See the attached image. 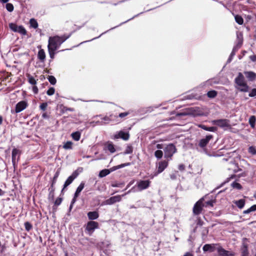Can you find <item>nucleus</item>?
<instances>
[{
    "label": "nucleus",
    "instance_id": "f257e3e1",
    "mask_svg": "<svg viewBox=\"0 0 256 256\" xmlns=\"http://www.w3.org/2000/svg\"><path fill=\"white\" fill-rule=\"evenodd\" d=\"M71 36V34L68 35L64 34L62 36H50L48 38V47L58 50L61 44L68 39Z\"/></svg>",
    "mask_w": 256,
    "mask_h": 256
},
{
    "label": "nucleus",
    "instance_id": "f03ea898",
    "mask_svg": "<svg viewBox=\"0 0 256 256\" xmlns=\"http://www.w3.org/2000/svg\"><path fill=\"white\" fill-rule=\"evenodd\" d=\"M234 82L237 85L236 88L242 92H247L248 90V86L245 82L244 78L241 72L238 74Z\"/></svg>",
    "mask_w": 256,
    "mask_h": 256
},
{
    "label": "nucleus",
    "instance_id": "7ed1b4c3",
    "mask_svg": "<svg viewBox=\"0 0 256 256\" xmlns=\"http://www.w3.org/2000/svg\"><path fill=\"white\" fill-rule=\"evenodd\" d=\"M213 138L211 134L206 136L204 138L200 140L198 144H196V149L201 152H206V146L210 140Z\"/></svg>",
    "mask_w": 256,
    "mask_h": 256
},
{
    "label": "nucleus",
    "instance_id": "20e7f679",
    "mask_svg": "<svg viewBox=\"0 0 256 256\" xmlns=\"http://www.w3.org/2000/svg\"><path fill=\"white\" fill-rule=\"evenodd\" d=\"M164 158L171 159L174 154L176 152V148L174 144H170L164 148Z\"/></svg>",
    "mask_w": 256,
    "mask_h": 256
},
{
    "label": "nucleus",
    "instance_id": "39448f33",
    "mask_svg": "<svg viewBox=\"0 0 256 256\" xmlns=\"http://www.w3.org/2000/svg\"><path fill=\"white\" fill-rule=\"evenodd\" d=\"M98 223L94 220L88 222L86 227V232L90 236H91L96 229L98 228Z\"/></svg>",
    "mask_w": 256,
    "mask_h": 256
},
{
    "label": "nucleus",
    "instance_id": "423d86ee",
    "mask_svg": "<svg viewBox=\"0 0 256 256\" xmlns=\"http://www.w3.org/2000/svg\"><path fill=\"white\" fill-rule=\"evenodd\" d=\"M212 122L213 124L216 125L223 128H229L230 126V120L228 119H219L213 120H212Z\"/></svg>",
    "mask_w": 256,
    "mask_h": 256
},
{
    "label": "nucleus",
    "instance_id": "0eeeda50",
    "mask_svg": "<svg viewBox=\"0 0 256 256\" xmlns=\"http://www.w3.org/2000/svg\"><path fill=\"white\" fill-rule=\"evenodd\" d=\"M20 154L21 152L20 150L16 148L12 149V159L14 169H15L16 166V163L20 159Z\"/></svg>",
    "mask_w": 256,
    "mask_h": 256
},
{
    "label": "nucleus",
    "instance_id": "6e6552de",
    "mask_svg": "<svg viewBox=\"0 0 256 256\" xmlns=\"http://www.w3.org/2000/svg\"><path fill=\"white\" fill-rule=\"evenodd\" d=\"M28 106V104L26 101L22 100L19 102L16 105V108L14 110H11L12 113H19L25 110Z\"/></svg>",
    "mask_w": 256,
    "mask_h": 256
},
{
    "label": "nucleus",
    "instance_id": "1a4fd4ad",
    "mask_svg": "<svg viewBox=\"0 0 256 256\" xmlns=\"http://www.w3.org/2000/svg\"><path fill=\"white\" fill-rule=\"evenodd\" d=\"M151 182L148 180H140L136 183V186L139 191H142L143 190L148 188L150 186Z\"/></svg>",
    "mask_w": 256,
    "mask_h": 256
},
{
    "label": "nucleus",
    "instance_id": "9d476101",
    "mask_svg": "<svg viewBox=\"0 0 256 256\" xmlns=\"http://www.w3.org/2000/svg\"><path fill=\"white\" fill-rule=\"evenodd\" d=\"M168 166V162L164 160L160 162L158 164V171L155 172L152 175H151L150 178H152L154 177L157 176L158 174L162 172Z\"/></svg>",
    "mask_w": 256,
    "mask_h": 256
},
{
    "label": "nucleus",
    "instance_id": "9b49d317",
    "mask_svg": "<svg viewBox=\"0 0 256 256\" xmlns=\"http://www.w3.org/2000/svg\"><path fill=\"white\" fill-rule=\"evenodd\" d=\"M203 200L204 198H202L194 204L193 208V212L195 215H198L202 212L204 208L202 204Z\"/></svg>",
    "mask_w": 256,
    "mask_h": 256
},
{
    "label": "nucleus",
    "instance_id": "f8f14e48",
    "mask_svg": "<svg viewBox=\"0 0 256 256\" xmlns=\"http://www.w3.org/2000/svg\"><path fill=\"white\" fill-rule=\"evenodd\" d=\"M216 250L219 256H234V252L226 250L220 244L216 248Z\"/></svg>",
    "mask_w": 256,
    "mask_h": 256
},
{
    "label": "nucleus",
    "instance_id": "ddd939ff",
    "mask_svg": "<svg viewBox=\"0 0 256 256\" xmlns=\"http://www.w3.org/2000/svg\"><path fill=\"white\" fill-rule=\"evenodd\" d=\"M122 200V196L120 195L112 196L106 200L104 202V204L112 205L116 202H120Z\"/></svg>",
    "mask_w": 256,
    "mask_h": 256
},
{
    "label": "nucleus",
    "instance_id": "4468645a",
    "mask_svg": "<svg viewBox=\"0 0 256 256\" xmlns=\"http://www.w3.org/2000/svg\"><path fill=\"white\" fill-rule=\"evenodd\" d=\"M218 245V244H206L204 246L202 250L204 252H212L216 250Z\"/></svg>",
    "mask_w": 256,
    "mask_h": 256
},
{
    "label": "nucleus",
    "instance_id": "2eb2a0df",
    "mask_svg": "<svg viewBox=\"0 0 256 256\" xmlns=\"http://www.w3.org/2000/svg\"><path fill=\"white\" fill-rule=\"evenodd\" d=\"M142 13H143V12H140V14H136V15H135V16H134L132 18H130V19L128 20H126V21H125V22H122L120 23L119 25H118V26H114V28H111L109 30H108L107 31H106V32H104L102 33V34H100L98 36L93 38L91 40H90V41H92V40H95V39H96V38H100V37L101 36H102V34H104L106 33V32H108L109 30H113V29H114V28H117V27H118V26H121V25H122V24H125V23L127 22H128V21H130V20H132L134 19V18H136V17L138 16L139 15H140V14H142ZM90 42V40H86V41L84 42Z\"/></svg>",
    "mask_w": 256,
    "mask_h": 256
},
{
    "label": "nucleus",
    "instance_id": "dca6fc26",
    "mask_svg": "<svg viewBox=\"0 0 256 256\" xmlns=\"http://www.w3.org/2000/svg\"><path fill=\"white\" fill-rule=\"evenodd\" d=\"M130 137V135L128 132H126L123 131H120L118 133L115 134L114 138H122L124 140H128Z\"/></svg>",
    "mask_w": 256,
    "mask_h": 256
},
{
    "label": "nucleus",
    "instance_id": "f3484780",
    "mask_svg": "<svg viewBox=\"0 0 256 256\" xmlns=\"http://www.w3.org/2000/svg\"><path fill=\"white\" fill-rule=\"evenodd\" d=\"M230 164V166L228 168V170H232L234 173L238 172L241 170L239 168L238 164L234 160H231Z\"/></svg>",
    "mask_w": 256,
    "mask_h": 256
},
{
    "label": "nucleus",
    "instance_id": "a211bd4d",
    "mask_svg": "<svg viewBox=\"0 0 256 256\" xmlns=\"http://www.w3.org/2000/svg\"><path fill=\"white\" fill-rule=\"evenodd\" d=\"M244 74L246 78L250 81H254L256 78V74L253 72H244Z\"/></svg>",
    "mask_w": 256,
    "mask_h": 256
},
{
    "label": "nucleus",
    "instance_id": "6ab92c4d",
    "mask_svg": "<svg viewBox=\"0 0 256 256\" xmlns=\"http://www.w3.org/2000/svg\"><path fill=\"white\" fill-rule=\"evenodd\" d=\"M87 215L88 219L91 220H96L99 216V214L96 211L90 212Z\"/></svg>",
    "mask_w": 256,
    "mask_h": 256
},
{
    "label": "nucleus",
    "instance_id": "aec40b11",
    "mask_svg": "<svg viewBox=\"0 0 256 256\" xmlns=\"http://www.w3.org/2000/svg\"><path fill=\"white\" fill-rule=\"evenodd\" d=\"M38 58L42 62H44L46 60V54L43 49H40L38 52Z\"/></svg>",
    "mask_w": 256,
    "mask_h": 256
},
{
    "label": "nucleus",
    "instance_id": "412c9836",
    "mask_svg": "<svg viewBox=\"0 0 256 256\" xmlns=\"http://www.w3.org/2000/svg\"><path fill=\"white\" fill-rule=\"evenodd\" d=\"M112 116V115H110V116H105L102 118V120L104 122H96V123L98 124H100V125L108 124L112 120V118H110Z\"/></svg>",
    "mask_w": 256,
    "mask_h": 256
},
{
    "label": "nucleus",
    "instance_id": "4be33fe9",
    "mask_svg": "<svg viewBox=\"0 0 256 256\" xmlns=\"http://www.w3.org/2000/svg\"><path fill=\"white\" fill-rule=\"evenodd\" d=\"M241 250V256H248V246L246 244H243Z\"/></svg>",
    "mask_w": 256,
    "mask_h": 256
},
{
    "label": "nucleus",
    "instance_id": "5701e85b",
    "mask_svg": "<svg viewBox=\"0 0 256 256\" xmlns=\"http://www.w3.org/2000/svg\"><path fill=\"white\" fill-rule=\"evenodd\" d=\"M199 127L205 130L208 131V132H214L217 130V128L215 126L208 127L204 124H200L199 126Z\"/></svg>",
    "mask_w": 256,
    "mask_h": 256
},
{
    "label": "nucleus",
    "instance_id": "b1692460",
    "mask_svg": "<svg viewBox=\"0 0 256 256\" xmlns=\"http://www.w3.org/2000/svg\"><path fill=\"white\" fill-rule=\"evenodd\" d=\"M84 183L83 182H82L76 190V191L74 194V196H75V197H78L79 196L80 194L84 188Z\"/></svg>",
    "mask_w": 256,
    "mask_h": 256
},
{
    "label": "nucleus",
    "instance_id": "393cba45",
    "mask_svg": "<svg viewBox=\"0 0 256 256\" xmlns=\"http://www.w3.org/2000/svg\"><path fill=\"white\" fill-rule=\"evenodd\" d=\"M154 110V107L148 106L147 108H140L139 110V112L142 114H146L148 112H152Z\"/></svg>",
    "mask_w": 256,
    "mask_h": 256
},
{
    "label": "nucleus",
    "instance_id": "a878e982",
    "mask_svg": "<svg viewBox=\"0 0 256 256\" xmlns=\"http://www.w3.org/2000/svg\"><path fill=\"white\" fill-rule=\"evenodd\" d=\"M215 202V200H209L207 201L204 200H204L202 201V204L204 207H212L214 206V204Z\"/></svg>",
    "mask_w": 256,
    "mask_h": 256
},
{
    "label": "nucleus",
    "instance_id": "bb28decb",
    "mask_svg": "<svg viewBox=\"0 0 256 256\" xmlns=\"http://www.w3.org/2000/svg\"><path fill=\"white\" fill-rule=\"evenodd\" d=\"M54 190L55 188L54 186H50V187L48 188L49 194H48V199L53 200L54 198Z\"/></svg>",
    "mask_w": 256,
    "mask_h": 256
},
{
    "label": "nucleus",
    "instance_id": "cd10ccee",
    "mask_svg": "<svg viewBox=\"0 0 256 256\" xmlns=\"http://www.w3.org/2000/svg\"><path fill=\"white\" fill-rule=\"evenodd\" d=\"M235 204L240 209L242 208L245 204V200L244 199H240L234 202Z\"/></svg>",
    "mask_w": 256,
    "mask_h": 256
},
{
    "label": "nucleus",
    "instance_id": "c85d7f7f",
    "mask_svg": "<svg viewBox=\"0 0 256 256\" xmlns=\"http://www.w3.org/2000/svg\"><path fill=\"white\" fill-rule=\"evenodd\" d=\"M81 134L80 132L77 131L74 132H72L71 134V136L72 138L76 141H78L80 140V138Z\"/></svg>",
    "mask_w": 256,
    "mask_h": 256
},
{
    "label": "nucleus",
    "instance_id": "c756f323",
    "mask_svg": "<svg viewBox=\"0 0 256 256\" xmlns=\"http://www.w3.org/2000/svg\"><path fill=\"white\" fill-rule=\"evenodd\" d=\"M74 180L72 178V176H68L64 184V188L62 190V192L64 190L65 188H66L70 184H71Z\"/></svg>",
    "mask_w": 256,
    "mask_h": 256
},
{
    "label": "nucleus",
    "instance_id": "7c9ffc66",
    "mask_svg": "<svg viewBox=\"0 0 256 256\" xmlns=\"http://www.w3.org/2000/svg\"><path fill=\"white\" fill-rule=\"evenodd\" d=\"M256 118L254 116H252L249 118L248 122L252 128H254L256 126Z\"/></svg>",
    "mask_w": 256,
    "mask_h": 256
},
{
    "label": "nucleus",
    "instance_id": "2f4dec72",
    "mask_svg": "<svg viewBox=\"0 0 256 256\" xmlns=\"http://www.w3.org/2000/svg\"><path fill=\"white\" fill-rule=\"evenodd\" d=\"M110 171L108 169H104L100 170L98 174V176L100 178H103L107 175H108L110 173Z\"/></svg>",
    "mask_w": 256,
    "mask_h": 256
},
{
    "label": "nucleus",
    "instance_id": "473e14b6",
    "mask_svg": "<svg viewBox=\"0 0 256 256\" xmlns=\"http://www.w3.org/2000/svg\"><path fill=\"white\" fill-rule=\"evenodd\" d=\"M234 19L236 23L240 25H242L244 23V20L242 18L240 15H236L234 16Z\"/></svg>",
    "mask_w": 256,
    "mask_h": 256
},
{
    "label": "nucleus",
    "instance_id": "72a5a7b5",
    "mask_svg": "<svg viewBox=\"0 0 256 256\" xmlns=\"http://www.w3.org/2000/svg\"><path fill=\"white\" fill-rule=\"evenodd\" d=\"M16 32H18L22 35H26V31L24 28L22 26H18L17 31Z\"/></svg>",
    "mask_w": 256,
    "mask_h": 256
},
{
    "label": "nucleus",
    "instance_id": "f704fd0d",
    "mask_svg": "<svg viewBox=\"0 0 256 256\" xmlns=\"http://www.w3.org/2000/svg\"><path fill=\"white\" fill-rule=\"evenodd\" d=\"M48 54H49L50 58L52 59H54V55L56 54L55 51L56 50H57L52 48H50V47L49 48L48 47Z\"/></svg>",
    "mask_w": 256,
    "mask_h": 256
},
{
    "label": "nucleus",
    "instance_id": "c9c22d12",
    "mask_svg": "<svg viewBox=\"0 0 256 256\" xmlns=\"http://www.w3.org/2000/svg\"><path fill=\"white\" fill-rule=\"evenodd\" d=\"M30 26L34 28H36L38 27V23L34 18L30 20Z\"/></svg>",
    "mask_w": 256,
    "mask_h": 256
},
{
    "label": "nucleus",
    "instance_id": "e433bc0d",
    "mask_svg": "<svg viewBox=\"0 0 256 256\" xmlns=\"http://www.w3.org/2000/svg\"><path fill=\"white\" fill-rule=\"evenodd\" d=\"M28 81L30 84L32 85H35L36 84V81L35 78L30 74L28 76Z\"/></svg>",
    "mask_w": 256,
    "mask_h": 256
},
{
    "label": "nucleus",
    "instance_id": "4c0bfd02",
    "mask_svg": "<svg viewBox=\"0 0 256 256\" xmlns=\"http://www.w3.org/2000/svg\"><path fill=\"white\" fill-rule=\"evenodd\" d=\"M133 152V148L132 147V146L130 145H128L124 152V154H132Z\"/></svg>",
    "mask_w": 256,
    "mask_h": 256
},
{
    "label": "nucleus",
    "instance_id": "58836bf2",
    "mask_svg": "<svg viewBox=\"0 0 256 256\" xmlns=\"http://www.w3.org/2000/svg\"><path fill=\"white\" fill-rule=\"evenodd\" d=\"M217 95V92L216 90H210L208 92L207 96L210 98H214Z\"/></svg>",
    "mask_w": 256,
    "mask_h": 256
},
{
    "label": "nucleus",
    "instance_id": "ea45409f",
    "mask_svg": "<svg viewBox=\"0 0 256 256\" xmlns=\"http://www.w3.org/2000/svg\"><path fill=\"white\" fill-rule=\"evenodd\" d=\"M18 26L14 23H10L9 24L10 28L14 32H16L18 28Z\"/></svg>",
    "mask_w": 256,
    "mask_h": 256
},
{
    "label": "nucleus",
    "instance_id": "a19ab883",
    "mask_svg": "<svg viewBox=\"0 0 256 256\" xmlns=\"http://www.w3.org/2000/svg\"><path fill=\"white\" fill-rule=\"evenodd\" d=\"M72 142L70 141H68L63 146L64 148L66 150H70L72 148Z\"/></svg>",
    "mask_w": 256,
    "mask_h": 256
},
{
    "label": "nucleus",
    "instance_id": "79ce46f5",
    "mask_svg": "<svg viewBox=\"0 0 256 256\" xmlns=\"http://www.w3.org/2000/svg\"><path fill=\"white\" fill-rule=\"evenodd\" d=\"M154 156L158 159H160L162 157L163 152L161 150H156L154 152Z\"/></svg>",
    "mask_w": 256,
    "mask_h": 256
},
{
    "label": "nucleus",
    "instance_id": "37998d69",
    "mask_svg": "<svg viewBox=\"0 0 256 256\" xmlns=\"http://www.w3.org/2000/svg\"><path fill=\"white\" fill-rule=\"evenodd\" d=\"M48 79L50 84L52 85H54L56 82V78L53 76H49L48 78Z\"/></svg>",
    "mask_w": 256,
    "mask_h": 256
},
{
    "label": "nucleus",
    "instance_id": "c03bdc74",
    "mask_svg": "<svg viewBox=\"0 0 256 256\" xmlns=\"http://www.w3.org/2000/svg\"><path fill=\"white\" fill-rule=\"evenodd\" d=\"M6 10L9 12H12L14 9L13 4L11 3L8 2L6 4Z\"/></svg>",
    "mask_w": 256,
    "mask_h": 256
},
{
    "label": "nucleus",
    "instance_id": "a18cd8bd",
    "mask_svg": "<svg viewBox=\"0 0 256 256\" xmlns=\"http://www.w3.org/2000/svg\"><path fill=\"white\" fill-rule=\"evenodd\" d=\"M106 148L111 153H114L116 151V150H115V148L114 147V146L112 144H108L106 146Z\"/></svg>",
    "mask_w": 256,
    "mask_h": 256
},
{
    "label": "nucleus",
    "instance_id": "49530a36",
    "mask_svg": "<svg viewBox=\"0 0 256 256\" xmlns=\"http://www.w3.org/2000/svg\"><path fill=\"white\" fill-rule=\"evenodd\" d=\"M60 174V172L58 171H57L54 175V176L53 178V179H52V184H51V186H54L55 184L56 183V180H57V178H58V176Z\"/></svg>",
    "mask_w": 256,
    "mask_h": 256
},
{
    "label": "nucleus",
    "instance_id": "de8ad7c7",
    "mask_svg": "<svg viewBox=\"0 0 256 256\" xmlns=\"http://www.w3.org/2000/svg\"><path fill=\"white\" fill-rule=\"evenodd\" d=\"M248 152L252 155L256 154V148L255 146H250L248 148Z\"/></svg>",
    "mask_w": 256,
    "mask_h": 256
},
{
    "label": "nucleus",
    "instance_id": "09e8293b",
    "mask_svg": "<svg viewBox=\"0 0 256 256\" xmlns=\"http://www.w3.org/2000/svg\"><path fill=\"white\" fill-rule=\"evenodd\" d=\"M232 186L238 190H240L242 188L241 184L236 182H234L232 184Z\"/></svg>",
    "mask_w": 256,
    "mask_h": 256
},
{
    "label": "nucleus",
    "instance_id": "8fccbe9b",
    "mask_svg": "<svg viewBox=\"0 0 256 256\" xmlns=\"http://www.w3.org/2000/svg\"><path fill=\"white\" fill-rule=\"evenodd\" d=\"M54 92H55V89L54 88L52 87V88H50L47 90L46 94L48 96H52L54 94Z\"/></svg>",
    "mask_w": 256,
    "mask_h": 256
},
{
    "label": "nucleus",
    "instance_id": "3c124183",
    "mask_svg": "<svg viewBox=\"0 0 256 256\" xmlns=\"http://www.w3.org/2000/svg\"><path fill=\"white\" fill-rule=\"evenodd\" d=\"M24 226H25L26 230L27 231H30L32 228V224L28 222H26L24 223Z\"/></svg>",
    "mask_w": 256,
    "mask_h": 256
},
{
    "label": "nucleus",
    "instance_id": "603ef678",
    "mask_svg": "<svg viewBox=\"0 0 256 256\" xmlns=\"http://www.w3.org/2000/svg\"><path fill=\"white\" fill-rule=\"evenodd\" d=\"M47 106L48 104L46 102H43L40 106V108L41 110L44 111L46 110Z\"/></svg>",
    "mask_w": 256,
    "mask_h": 256
},
{
    "label": "nucleus",
    "instance_id": "864d4df0",
    "mask_svg": "<svg viewBox=\"0 0 256 256\" xmlns=\"http://www.w3.org/2000/svg\"><path fill=\"white\" fill-rule=\"evenodd\" d=\"M248 96L250 97H254L256 96V88H254L252 89L251 92L249 93Z\"/></svg>",
    "mask_w": 256,
    "mask_h": 256
},
{
    "label": "nucleus",
    "instance_id": "5fc2aeb1",
    "mask_svg": "<svg viewBox=\"0 0 256 256\" xmlns=\"http://www.w3.org/2000/svg\"><path fill=\"white\" fill-rule=\"evenodd\" d=\"M62 198H57L54 202V205L58 206L62 202Z\"/></svg>",
    "mask_w": 256,
    "mask_h": 256
},
{
    "label": "nucleus",
    "instance_id": "6e6d98bb",
    "mask_svg": "<svg viewBox=\"0 0 256 256\" xmlns=\"http://www.w3.org/2000/svg\"><path fill=\"white\" fill-rule=\"evenodd\" d=\"M62 110L63 112H66V111L73 112V111H74V109L73 108H68L66 106H64L62 108Z\"/></svg>",
    "mask_w": 256,
    "mask_h": 256
},
{
    "label": "nucleus",
    "instance_id": "4d7b16f0",
    "mask_svg": "<svg viewBox=\"0 0 256 256\" xmlns=\"http://www.w3.org/2000/svg\"><path fill=\"white\" fill-rule=\"evenodd\" d=\"M78 175V173L76 170L74 171L72 174L70 176H72V178L74 180Z\"/></svg>",
    "mask_w": 256,
    "mask_h": 256
},
{
    "label": "nucleus",
    "instance_id": "13d9d810",
    "mask_svg": "<svg viewBox=\"0 0 256 256\" xmlns=\"http://www.w3.org/2000/svg\"><path fill=\"white\" fill-rule=\"evenodd\" d=\"M234 52H231L228 60H227V62L230 63L232 60L233 57L234 56Z\"/></svg>",
    "mask_w": 256,
    "mask_h": 256
},
{
    "label": "nucleus",
    "instance_id": "bf43d9fd",
    "mask_svg": "<svg viewBox=\"0 0 256 256\" xmlns=\"http://www.w3.org/2000/svg\"><path fill=\"white\" fill-rule=\"evenodd\" d=\"M128 114L129 113L128 112H122L119 114L118 116L120 118H122L127 116Z\"/></svg>",
    "mask_w": 256,
    "mask_h": 256
},
{
    "label": "nucleus",
    "instance_id": "052dcab7",
    "mask_svg": "<svg viewBox=\"0 0 256 256\" xmlns=\"http://www.w3.org/2000/svg\"><path fill=\"white\" fill-rule=\"evenodd\" d=\"M120 164L119 165H118V166H113L112 167V168H110V170H109L110 172H113L114 170H118V169H120Z\"/></svg>",
    "mask_w": 256,
    "mask_h": 256
},
{
    "label": "nucleus",
    "instance_id": "680f3d73",
    "mask_svg": "<svg viewBox=\"0 0 256 256\" xmlns=\"http://www.w3.org/2000/svg\"><path fill=\"white\" fill-rule=\"evenodd\" d=\"M236 41L243 42V38H242V34H237Z\"/></svg>",
    "mask_w": 256,
    "mask_h": 256
},
{
    "label": "nucleus",
    "instance_id": "e2e57ef3",
    "mask_svg": "<svg viewBox=\"0 0 256 256\" xmlns=\"http://www.w3.org/2000/svg\"><path fill=\"white\" fill-rule=\"evenodd\" d=\"M204 222L200 219L198 218L196 221V225L198 226H202Z\"/></svg>",
    "mask_w": 256,
    "mask_h": 256
},
{
    "label": "nucleus",
    "instance_id": "0e129e2a",
    "mask_svg": "<svg viewBox=\"0 0 256 256\" xmlns=\"http://www.w3.org/2000/svg\"><path fill=\"white\" fill-rule=\"evenodd\" d=\"M130 164H131L130 162H126V163H124V164H120V168H124L126 166H129Z\"/></svg>",
    "mask_w": 256,
    "mask_h": 256
},
{
    "label": "nucleus",
    "instance_id": "69168bd1",
    "mask_svg": "<svg viewBox=\"0 0 256 256\" xmlns=\"http://www.w3.org/2000/svg\"><path fill=\"white\" fill-rule=\"evenodd\" d=\"M250 59L254 62H256V55H252L250 56Z\"/></svg>",
    "mask_w": 256,
    "mask_h": 256
},
{
    "label": "nucleus",
    "instance_id": "338daca9",
    "mask_svg": "<svg viewBox=\"0 0 256 256\" xmlns=\"http://www.w3.org/2000/svg\"><path fill=\"white\" fill-rule=\"evenodd\" d=\"M42 118L44 119H48L49 118V116L46 112H44L42 114Z\"/></svg>",
    "mask_w": 256,
    "mask_h": 256
},
{
    "label": "nucleus",
    "instance_id": "774afa93",
    "mask_svg": "<svg viewBox=\"0 0 256 256\" xmlns=\"http://www.w3.org/2000/svg\"><path fill=\"white\" fill-rule=\"evenodd\" d=\"M250 208V210H251V212H255L256 211V204H254L253 206H252Z\"/></svg>",
    "mask_w": 256,
    "mask_h": 256
}]
</instances>
